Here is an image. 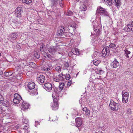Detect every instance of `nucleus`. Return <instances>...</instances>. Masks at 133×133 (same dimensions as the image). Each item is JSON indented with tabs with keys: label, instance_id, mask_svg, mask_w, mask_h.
Wrapping results in <instances>:
<instances>
[{
	"label": "nucleus",
	"instance_id": "nucleus-54",
	"mask_svg": "<svg viewBox=\"0 0 133 133\" xmlns=\"http://www.w3.org/2000/svg\"><path fill=\"white\" fill-rule=\"evenodd\" d=\"M127 113L128 114H130L131 113V110L130 109H129L127 111Z\"/></svg>",
	"mask_w": 133,
	"mask_h": 133
},
{
	"label": "nucleus",
	"instance_id": "nucleus-7",
	"mask_svg": "<svg viewBox=\"0 0 133 133\" xmlns=\"http://www.w3.org/2000/svg\"><path fill=\"white\" fill-rule=\"evenodd\" d=\"M22 8L21 7H18L15 10L14 12L16 16L18 17L22 16L21 14L23 12Z\"/></svg>",
	"mask_w": 133,
	"mask_h": 133
},
{
	"label": "nucleus",
	"instance_id": "nucleus-44",
	"mask_svg": "<svg viewBox=\"0 0 133 133\" xmlns=\"http://www.w3.org/2000/svg\"><path fill=\"white\" fill-rule=\"evenodd\" d=\"M10 73V72H5L4 74V76L6 77L9 76L10 75V74H9Z\"/></svg>",
	"mask_w": 133,
	"mask_h": 133
},
{
	"label": "nucleus",
	"instance_id": "nucleus-50",
	"mask_svg": "<svg viewBox=\"0 0 133 133\" xmlns=\"http://www.w3.org/2000/svg\"><path fill=\"white\" fill-rule=\"evenodd\" d=\"M69 66V64L68 62H65L64 64V66L65 67H68Z\"/></svg>",
	"mask_w": 133,
	"mask_h": 133
},
{
	"label": "nucleus",
	"instance_id": "nucleus-41",
	"mask_svg": "<svg viewBox=\"0 0 133 133\" xmlns=\"http://www.w3.org/2000/svg\"><path fill=\"white\" fill-rule=\"evenodd\" d=\"M65 76V79L66 80H69L70 78V76L69 74H66Z\"/></svg>",
	"mask_w": 133,
	"mask_h": 133
},
{
	"label": "nucleus",
	"instance_id": "nucleus-31",
	"mask_svg": "<svg viewBox=\"0 0 133 133\" xmlns=\"http://www.w3.org/2000/svg\"><path fill=\"white\" fill-rule=\"evenodd\" d=\"M29 65L30 66L33 68H36V64L32 62H30L29 64Z\"/></svg>",
	"mask_w": 133,
	"mask_h": 133
},
{
	"label": "nucleus",
	"instance_id": "nucleus-38",
	"mask_svg": "<svg viewBox=\"0 0 133 133\" xmlns=\"http://www.w3.org/2000/svg\"><path fill=\"white\" fill-rule=\"evenodd\" d=\"M64 87V83H62L59 85L58 88L60 90L62 91L63 89V88Z\"/></svg>",
	"mask_w": 133,
	"mask_h": 133
},
{
	"label": "nucleus",
	"instance_id": "nucleus-62",
	"mask_svg": "<svg viewBox=\"0 0 133 133\" xmlns=\"http://www.w3.org/2000/svg\"><path fill=\"white\" fill-rule=\"evenodd\" d=\"M8 115H9L8 114H6V115H5V117H6Z\"/></svg>",
	"mask_w": 133,
	"mask_h": 133
},
{
	"label": "nucleus",
	"instance_id": "nucleus-19",
	"mask_svg": "<svg viewBox=\"0 0 133 133\" xmlns=\"http://www.w3.org/2000/svg\"><path fill=\"white\" fill-rule=\"evenodd\" d=\"M21 104L22 105L23 107V108H22V110H23V108L27 109L30 106L29 104L26 102H24L23 101L22 102V103H21Z\"/></svg>",
	"mask_w": 133,
	"mask_h": 133
},
{
	"label": "nucleus",
	"instance_id": "nucleus-3",
	"mask_svg": "<svg viewBox=\"0 0 133 133\" xmlns=\"http://www.w3.org/2000/svg\"><path fill=\"white\" fill-rule=\"evenodd\" d=\"M109 106L112 110L115 111H117L118 110L120 107V106L119 104L116 103L112 100H111Z\"/></svg>",
	"mask_w": 133,
	"mask_h": 133
},
{
	"label": "nucleus",
	"instance_id": "nucleus-26",
	"mask_svg": "<svg viewBox=\"0 0 133 133\" xmlns=\"http://www.w3.org/2000/svg\"><path fill=\"white\" fill-rule=\"evenodd\" d=\"M87 9V7L86 6L84 5L83 4L79 8V11L81 12L82 11H85Z\"/></svg>",
	"mask_w": 133,
	"mask_h": 133
},
{
	"label": "nucleus",
	"instance_id": "nucleus-64",
	"mask_svg": "<svg viewBox=\"0 0 133 133\" xmlns=\"http://www.w3.org/2000/svg\"><path fill=\"white\" fill-rule=\"evenodd\" d=\"M92 25H93V27L95 26V25H94V24H93V23H92Z\"/></svg>",
	"mask_w": 133,
	"mask_h": 133
},
{
	"label": "nucleus",
	"instance_id": "nucleus-48",
	"mask_svg": "<svg viewBox=\"0 0 133 133\" xmlns=\"http://www.w3.org/2000/svg\"><path fill=\"white\" fill-rule=\"evenodd\" d=\"M4 112V110L2 108L0 107V114H2Z\"/></svg>",
	"mask_w": 133,
	"mask_h": 133
},
{
	"label": "nucleus",
	"instance_id": "nucleus-15",
	"mask_svg": "<svg viewBox=\"0 0 133 133\" xmlns=\"http://www.w3.org/2000/svg\"><path fill=\"white\" fill-rule=\"evenodd\" d=\"M72 52H69L68 54V55L70 56V55H71L72 54L75 55H79L80 53L79 50L77 48L74 49L72 50Z\"/></svg>",
	"mask_w": 133,
	"mask_h": 133
},
{
	"label": "nucleus",
	"instance_id": "nucleus-35",
	"mask_svg": "<svg viewBox=\"0 0 133 133\" xmlns=\"http://www.w3.org/2000/svg\"><path fill=\"white\" fill-rule=\"evenodd\" d=\"M63 0H58V2L59 3L60 6L63 7L64 6V3L63 2Z\"/></svg>",
	"mask_w": 133,
	"mask_h": 133
},
{
	"label": "nucleus",
	"instance_id": "nucleus-8",
	"mask_svg": "<svg viewBox=\"0 0 133 133\" xmlns=\"http://www.w3.org/2000/svg\"><path fill=\"white\" fill-rule=\"evenodd\" d=\"M110 49L109 47L108 46H107L105 47L102 51V56L105 57L107 55H108L110 52Z\"/></svg>",
	"mask_w": 133,
	"mask_h": 133
},
{
	"label": "nucleus",
	"instance_id": "nucleus-63",
	"mask_svg": "<svg viewBox=\"0 0 133 133\" xmlns=\"http://www.w3.org/2000/svg\"><path fill=\"white\" fill-rule=\"evenodd\" d=\"M104 1L105 2H107V1L108 0H104Z\"/></svg>",
	"mask_w": 133,
	"mask_h": 133
},
{
	"label": "nucleus",
	"instance_id": "nucleus-29",
	"mask_svg": "<svg viewBox=\"0 0 133 133\" xmlns=\"http://www.w3.org/2000/svg\"><path fill=\"white\" fill-rule=\"evenodd\" d=\"M23 130L24 131V133H28L29 129H28V125L26 124L23 129Z\"/></svg>",
	"mask_w": 133,
	"mask_h": 133
},
{
	"label": "nucleus",
	"instance_id": "nucleus-39",
	"mask_svg": "<svg viewBox=\"0 0 133 133\" xmlns=\"http://www.w3.org/2000/svg\"><path fill=\"white\" fill-rule=\"evenodd\" d=\"M100 61L99 60H98L97 61H93L94 64L96 66L98 65L99 63H100Z\"/></svg>",
	"mask_w": 133,
	"mask_h": 133
},
{
	"label": "nucleus",
	"instance_id": "nucleus-46",
	"mask_svg": "<svg viewBox=\"0 0 133 133\" xmlns=\"http://www.w3.org/2000/svg\"><path fill=\"white\" fill-rule=\"evenodd\" d=\"M45 46L44 44H42L41 45L40 47V51L41 52H43L44 51V47Z\"/></svg>",
	"mask_w": 133,
	"mask_h": 133
},
{
	"label": "nucleus",
	"instance_id": "nucleus-34",
	"mask_svg": "<svg viewBox=\"0 0 133 133\" xmlns=\"http://www.w3.org/2000/svg\"><path fill=\"white\" fill-rule=\"evenodd\" d=\"M59 76V81L60 80L61 81H63L64 79V77H63V76H65L63 75V74L62 73L61 74H59L58 75Z\"/></svg>",
	"mask_w": 133,
	"mask_h": 133
},
{
	"label": "nucleus",
	"instance_id": "nucleus-5",
	"mask_svg": "<svg viewBox=\"0 0 133 133\" xmlns=\"http://www.w3.org/2000/svg\"><path fill=\"white\" fill-rule=\"evenodd\" d=\"M45 77L42 74H38L37 75V81L39 84H42L44 83Z\"/></svg>",
	"mask_w": 133,
	"mask_h": 133
},
{
	"label": "nucleus",
	"instance_id": "nucleus-37",
	"mask_svg": "<svg viewBox=\"0 0 133 133\" xmlns=\"http://www.w3.org/2000/svg\"><path fill=\"white\" fill-rule=\"evenodd\" d=\"M50 68L49 66H46L42 68V69L43 70L45 71H47L49 70H50Z\"/></svg>",
	"mask_w": 133,
	"mask_h": 133
},
{
	"label": "nucleus",
	"instance_id": "nucleus-56",
	"mask_svg": "<svg viewBox=\"0 0 133 133\" xmlns=\"http://www.w3.org/2000/svg\"><path fill=\"white\" fill-rule=\"evenodd\" d=\"M74 19L75 20V21L78 22H79L78 21V19H77L76 17H74Z\"/></svg>",
	"mask_w": 133,
	"mask_h": 133
},
{
	"label": "nucleus",
	"instance_id": "nucleus-42",
	"mask_svg": "<svg viewBox=\"0 0 133 133\" xmlns=\"http://www.w3.org/2000/svg\"><path fill=\"white\" fill-rule=\"evenodd\" d=\"M74 14V13L71 12V11L69 10L67 11L66 15L68 16H70Z\"/></svg>",
	"mask_w": 133,
	"mask_h": 133
},
{
	"label": "nucleus",
	"instance_id": "nucleus-59",
	"mask_svg": "<svg viewBox=\"0 0 133 133\" xmlns=\"http://www.w3.org/2000/svg\"><path fill=\"white\" fill-rule=\"evenodd\" d=\"M128 93V92H124V91H123L122 92V95H123V94H125V93Z\"/></svg>",
	"mask_w": 133,
	"mask_h": 133
},
{
	"label": "nucleus",
	"instance_id": "nucleus-6",
	"mask_svg": "<svg viewBox=\"0 0 133 133\" xmlns=\"http://www.w3.org/2000/svg\"><path fill=\"white\" fill-rule=\"evenodd\" d=\"M64 29L63 27H59L58 29L57 32V35L58 36L64 37L65 33L64 32Z\"/></svg>",
	"mask_w": 133,
	"mask_h": 133
},
{
	"label": "nucleus",
	"instance_id": "nucleus-10",
	"mask_svg": "<svg viewBox=\"0 0 133 133\" xmlns=\"http://www.w3.org/2000/svg\"><path fill=\"white\" fill-rule=\"evenodd\" d=\"M59 47L50 46L48 49V51L51 54H53L56 52L58 50Z\"/></svg>",
	"mask_w": 133,
	"mask_h": 133
},
{
	"label": "nucleus",
	"instance_id": "nucleus-22",
	"mask_svg": "<svg viewBox=\"0 0 133 133\" xmlns=\"http://www.w3.org/2000/svg\"><path fill=\"white\" fill-rule=\"evenodd\" d=\"M94 29V30L93 32V34L95 35H96L97 36L99 35L101 33V30L99 29Z\"/></svg>",
	"mask_w": 133,
	"mask_h": 133
},
{
	"label": "nucleus",
	"instance_id": "nucleus-47",
	"mask_svg": "<svg viewBox=\"0 0 133 133\" xmlns=\"http://www.w3.org/2000/svg\"><path fill=\"white\" fill-rule=\"evenodd\" d=\"M58 0L57 1H53L52 2V3L53 4V5H57L58 4Z\"/></svg>",
	"mask_w": 133,
	"mask_h": 133
},
{
	"label": "nucleus",
	"instance_id": "nucleus-18",
	"mask_svg": "<svg viewBox=\"0 0 133 133\" xmlns=\"http://www.w3.org/2000/svg\"><path fill=\"white\" fill-rule=\"evenodd\" d=\"M125 52L124 55L126 58H131V52L129 51L127 49H125L124 50Z\"/></svg>",
	"mask_w": 133,
	"mask_h": 133
},
{
	"label": "nucleus",
	"instance_id": "nucleus-23",
	"mask_svg": "<svg viewBox=\"0 0 133 133\" xmlns=\"http://www.w3.org/2000/svg\"><path fill=\"white\" fill-rule=\"evenodd\" d=\"M53 81L57 82H59V76L57 75L56 74L54 73L53 74Z\"/></svg>",
	"mask_w": 133,
	"mask_h": 133
},
{
	"label": "nucleus",
	"instance_id": "nucleus-25",
	"mask_svg": "<svg viewBox=\"0 0 133 133\" xmlns=\"http://www.w3.org/2000/svg\"><path fill=\"white\" fill-rule=\"evenodd\" d=\"M132 28L130 24L127 25L125 28V30L128 31H133V29H131Z\"/></svg>",
	"mask_w": 133,
	"mask_h": 133
},
{
	"label": "nucleus",
	"instance_id": "nucleus-36",
	"mask_svg": "<svg viewBox=\"0 0 133 133\" xmlns=\"http://www.w3.org/2000/svg\"><path fill=\"white\" fill-rule=\"evenodd\" d=\"M55 69L59 73H60L61 70V68L60 66H56Z\"/></svg>",
	"mask_w": 133,
	"mask_h": 133
},
{
	"label": "nucleus",
	"instance_id": "nucleus-11",
	"mask_svg": "<svg viewBox=\"0 0 133 133\" xmlns=\"http://www.w3.org/2000/svg\"><path fill=\"white\" fill-rule=\"evenodd\" d=\"M54 91L53 92L54 93V94L55 96L58 97L62 96V94L61 93L62 91L60 90L59 88L55 87L54 88Z\"/></svg>",
	"mask_w": 133,
	"mask_h": 133
},
{
	"label": "nucleus",
	"instance_id": "nucleus-51",
	"mask_svg": "<svg viewBox=\"0 0 133 133\" xmlns=\"http://www.w3.org/2000/svg\"><path fill=\"white\" fill-rule=\"evenodd\" d=\"M90 111L89 109H88L85 113H87V115L89 116L90 115Z\"/></svg>",
	"mask_w": 133,
	"mask_h": 133
},
{
	"label": "nucleus",
	"instance_id": "nucleus-52",
	"mask_svg": "<svg viewBox=\"0 0 133 133\" xmlns=\"http://www.w3.org/2000/svg\"><path fill=\"white\" fill-rule=\"evenodd\" d=\"M88 109L86 107H84L83 109V111H84L85 112H87V111Z\"/></svg>",
	"mask_w": 133,
	"mask_h": 133
},
{
	"label": "nucleus",
	"instance_id": "nucleus-20",
	"mask_svg": "<svg viewBox=\"0 0 133 133\" xmlns=\"http://www.w3.org/2000/svg\"><path fill=\"white\" fill-rule=\"evenodd\" d=\"M35 84L33 82H31L28 83V87L30 90L34 89L35 87Z\"/></svg>",
	"mask_w": 133,
	"mask_h": 133
},
{
	"label": "nucleus",
	"instance_id": "nucleus-2",
	"mask_svg": "<svg viewBox=\"0 0 133 133\" xmlns=\"http://www.w3.org/2000/svg\"><path fill=\"white\" fill-rule=\"evenodd\" d=\"M96 12L99 13L101 15L109 17L108 12L106 11L105 9L101 6L98 7Z\"/></svg>",
	"mask_w": 133,
	"mask_h": 133
},
{
	"label": "nucleus",
	"instance_id": "nucleus-57",
	"mask_svg": "<svg viewBox=\"0 0 133 133\" xmlns=\"http://www.w3.org/2000/svg\"><path fill=\"white\" fill-rule=\"evenodd\" d=\"M131 25L132 28L131 29H133V21H132V22L131 23Z\"/></svg>",
	"mask_w": 133,
	"mask_h": 133
},
{
	"label": "nucleus",
	"instance_id": "nucleus-9",
	"mask_svg": "<svg viewBox=\"0 0 133 133\" xmlns=\"http://www.w3.org/2000/svg\"><path fill=\"white\" fill-rule=\"evenodd\" d=\"M44 87L43 88L46 91L49 92H51L52 88V85L51 83H45Z\"/></svg>",
	"mask_w": 133,
	"mask_h": 133
},
{
	"label": "nucleus",
	"instance_id": "nucleus-58",
	"mask_svg": "<svg viewBox=\"0 0 133 133\" xmlns=\"http://www.w3.org/2000/svg\"><path fill=\"white\" fill-rule=\"evenodd\" d=\"M71 125H74V124H75V123H74V121L71 122Z\"/></svg>",
	"mask_w": 133,
	"mask_h": 133
},
{
	"label": "nucleus",
	"instance_id": "nucleus-12",
	"mask_svg": "<svg viewBox=\"0 0 133 133\" xmlns=\"http://www.w3.org/2000/svg\"><path fill=\"white\" fill-rule=\"evenodd\" d=\"M129 96V94L128 93H126L124 94H123L122 101L123 103H125L128 102Z\"/></svg>",
	"mask_w": 133,
	"mask_h": 133
},
{
	"label": "nucleus",
	"instance_id": "nucleus-4",
	"mask_svg": "<svg viewBox=\"0 0 133 133\" xmlns=\"http://www.w3.org/2000/svg\"><path fill=\"white\" fill-rule=\"evenodd\" d=\"M106 2L110 6L114 3L118 8L119 7L121 4V0H108Z\"/></svg>",
	"mask_w": 133,
	"mask_h": 133
},
{
	"label": "nucleus",
	"instance_id": "nucleus-32",
	"mask_svg": "<svg viewBox=\"0 0 133 133\" xmlns=\"http://www.w3.org/2000/svg\"><path fill=\"white\" fill-rule=\"evenodd\" d=\"M79 15L82 19H83L85 17V13L84 12H79Z\"/></svg>",
	"mask_w": 133,
	"mask_h": 133
},
{
	"label": "nucleus",
	"instance_id": "nucleus-40",
	"mask_svg": "<svg viewBox=\"0 0 133 133\" xmlns=\"http://www.w3.org/2000/svg\"><path fill=\"white\" fill-rule=\"evenodd\" d=\"M34 55L35 56L37 59L39 58L40 57V55L38 53L36 52H34Z\"/></svg>",
	"mask_w": 133,
	"mask_h": 133
},
{
	"label": "nucleus",
	"instance_id": "nucleus-21",
	"mask_svg": "<svg viewBox=\"0 0 133 133\" xmlns=\"http://www.w3.org/2000/svg\"><path fill=\"white\" fill-rule=\"evenodd\" d=\"M1 103L3 105L7 107L9 105V102L8 100L5 99L1 100L0 99Z\"/></svg>",
	"mask_w": 133,
	"mask_h": 133
},
{
	"label": "nucleus",
	"instance_id": "nucleus-55",
	"mask_svg": "<svg viewBox=\"0 0 133 133\" xmlns=\"http://www.w3.org/2000/svg\"><path fill=\"white\" fill-rule=\"evenodd\" d=\"M20 125L18 124L16 125V126H15V128L17 129H18L20 127Z\"/></svg>",
	"mask_w": 133,
	"mask_h": 133
},
{
	"label": "nucleus",
	"instance_id": "nucleus-24",
	"mask_svg": "<svg viewBox=\"0 0 133 133\" xmlns=\"http://www.w3.org/2000/svg\"><path fill=\"white\" fill-rule=\"evenodd\" d=\"M52 97L53 101L54 102L53 103H58V98H57V97L58 96L55 95L54 94V92H52Z\"/></svg>",
	"mask_w": 133,
	"mask_h": 133
},
{
	"label": "nucleus",
	"instance_id": "nucleus-17",
	"mask_svg": "<svg viewBox=\"0 0 133 133\" xmlns=\"http://www.w3.org/2000/svg\"><path fill=\"white\" fill-rule=\"evenodd\" d=\"M51 106L52 110H56L58 109V103H51Z\"/></svg>",
	"mask_w": 133,
	"mask_h": 133
},
{
	"label": "nucleus",
	"instance_id": "nucleus-16",
	"mask_svg": "<svg viewBox=\"0 0 133 133\" xmlns=\"http://www.w3.org/2000/svg\"><path fill=\"white\" fill-rule=\"evenodd\" d=\"M101 55V54L100 53L95 51L93 54L92 57L93 59L95 60L98 59Z\"/></svg>",
	"mask_w": 133,
	"mask_h": 133
},
{
	"label": "nucleus",
	"instance_id": "nucleus-53",
	"mask_svg": "<svg viewBox=\"0 0 133 133\" xmlns=\"http://www.w3.org/2000/svg\"><path fill=\"white\" fill-rule=\"evenodd\" d=\"M71 83V81H68L67 83V85L68 86H70Z\"/></svg>",
	"mask_w": 133,
	"mask_h": 133
},
{
	"label": "nucleus",
	"instance_id": "nucleus-30",
	"mask_svg": "<svg viewBox=\"0 0 133 133\" xmlns=\"http://www.w3.org/2000/svg\"><path fill=\"white\" fill-rule=\"evenodd\" d=\"M95 72L98 74L101 75L104 73V71L101 69H97Z\"/></svg>",
	"mask_w": 133,
	"mask_h": 133
},
{
	"label": "nucleus",
	"instance_id": "nucleus-13",
	"mask_svg": "<svg viewBox=\"0 0 133 133\" xmlns=\"http://www.w3.org/2000/svg\"><path fill=\"white\" fill-rule=\"evenodd\" d=\"M75 122L76 123L75 126L78 128L81 126L82 125V121L81 118H76L75 119Z\"/></svg>",
	"mask_w": 133,
	"mask_h": 133
},
{
	"label": "nucleus",
	"instance_id": "nucleus-61",
	"mask_svg": "<svg viewBox=\"0 0 133 133\" xmlns=\"http://www.w3.org/2000/svg\"><path fill=\"white\" fill-rule=\"evenodd\" d=\"M35 122L36 123V124H39V122H38V121H35Z\"/></svg>",
	"mask_w": 133,
	"mask_h": 133
},
{
	"label": "nucleus",
	"instance_id": "nucleus-49",
	"mask_svg": "<svg viewBox=\"0 0 133 133\" xmlns=\"http://www.w3.org/2000/svg\"><path fill=\"white\" fill-rule=\"evenodd\" d=\"M116 45L114 43H111L110 44L109 46L110 48H112L113 47H114Z\"/></svg>",
	"mask_w": 133,
	"mask_h": 133
},
{
	"label": "nucleus",
	"instance_id": "nucleus-1",
	"mask_svg": "<svg viewBox=\"0 0 133 133\" xmlns=\"http://www.w3.org/2000/svg\"><path fill=\"white\" fill-rule=\"evenodd\" d=\"M14 98L13 100L14 104L17 105L19 104L21 105V103L23 101L21 96L17 93H15L14 95Z\"/></svg>",
	"mask_w": 133,
	"mask_h": 133
},
{
	"label": "nucleus",
	"instance_id": "nucleus-27",
	"mask_svg": "<svg viewBox=\"0 0 133 133\" xmlns=\"http://www.w3.org/2000/svg\"><path fill=\"white\" fill-rule=\"evenodd\" d=\"M18 36L17 33H13L11 34L10 35V38L12 40H15Z\"/></svg>",
	"mask_w": 133,
	"mask_h": 133
},
{
	"label": "nucleus",
	"instance_id": "nucleus-28",
	"mask_svg": "<svg viewBox=\"0 0 133 133\" xmlns=\"http://www.w3.org/2000/svg\"><path fill=\"white\" fill-rule=\"evenodd\" d=\"M88 88L90 89H92L94 88L95 87V84L93 82H92L89 84V85L87 86Z\"/></svg>",
	"mask_w": 133,
	"mask_h": 133
},
{
	"label": "nucleus",
	"instance_id": "nucleus-60",
	"mask_svg": "<svg viewBox=\"0 0 133 133\" xmlns=\"http://www.w3.org/2000/svg\"><path fill=\"white\" fill-rule=\"evenodd\" d=\"M3 74V72L2 71H0V75H2Z\"/></svg>",
	"mask_w": 133,
	"mask_h": 133
},
{
	"label": "nucleus",
	"instance_id": "nucleus-43",
	"mask_svg": "<svg viewBox=\"0 0 133 133\" xmlns=\"http://www.w3.org/2000/svg\"><path fill=\"white\" fill-rule=\"evenodd\" d=\"M28 120L26 118L23 119V120L22 122L23 124H26L28 123Z\"/></svg>",
	"mask_w": 133,
	"mask_h": 133
},
{
	"label": "nucleus",
	"instance_id": "nucleus-14",
	"mask_svg": "<svg viewBox=\"0 0 133 133\" xmlns=\"http://www.w3.org/2000/svg\"><path fill=\"white\" fill-rule=\"evenodd\" d=\"M110 65L111 68H116L119 66V63L116 59H115L111 63Z\"/></svg>",
	"mask_w": 133,
	"mask_h": 133
},
{
	"label": "nucleus",
	"instance_id": "nucleus-33",
	"mask_svg": "<svg viewBox=\"0 0 133 133\" xmlns=\"http://www.w3.org/2000/svg\"><path fill=\"white\" fill-rule=\"evenodd\" d=\"M23 3L27 4H29L31 3L32 1V0H22Z\"/></svg>",
	"mask_w": 133,
	"mask_h": 133
},
{
	"label": "nucleus",
	"instance_id": "nucleus-45",
	"mask_svg": "<svg viewBox=\"0 0 133 133\" xmlns=\"http://www.w3.org/2000/svg\"><path fill=\"white\" fill-rule=\"evenodd\" d=\"M32 93L34 95H36L38 94V93L37 92V90L34 89V90L32 91Z\"/></svg>",
	"mask_w": 133,
	"mask_h": 133
}]
</instances>
